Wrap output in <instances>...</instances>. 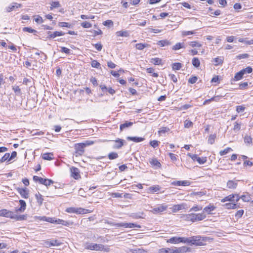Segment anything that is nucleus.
Here are the masks:
<instances>
[{
	"label": "nucleus",
	"mask_w": 253,
	"mask_h": 253,
	"mask_svg": "<svg viewBox=\"0 0 253 253\" xmlns=\"http://www.w3.org/2000/svg\"><path fill=\"white\" fill-rule=\"evenodd\" d=\"M53 156L52 153H44L42 155V158L45 160H51L53 159Z\"/></svg>",
	"instance_id": "f704fd0d"
},
{
	"label": "nucleus",
	"mask_w": 253,
	"mask_h": 253,
	"mask_svg": "<svg viewBox=\"0 0 253 253\" xmlns=\"http://www.w3.org/2000/svg\"><path fill=\"white\" fill-rule=\"evenodd\" d=\"M244 74L242 72V71L241 70L239 72H237L236 74H235L234 77L233 78V81H239L242 79L243 77Z\"/></svg>",
	"instance_id": "cd10ccee"
},
{
	"label": "nucleus",
	"mask_w": 253,
	"mask_h": 253,
	"mask_svg": "<svg viewBox=\"0 0 253 253\" xmlns=\"http://www.w3.org/2000/svg\"><path fill=\"white\" fill-rule=\"evenodd\" d=\"M150 163L157 168H160L161 166V163L156 159H152L150 161Z\"/></svg>",
	"instance_id": "4c0bfd02"
},
{
	"label": "nucleus",
	"mask_w": 253,
	"mask_h": 253,
	"mask_svg": "<svg viewBox=\"0 0 253 253\" xmlns=\"http://www.w3.org/2000/svg\"><path fill=\"white\" fill-rule=\"evenodd\" d=\"M207 157H198L197 159V161L199 164H204L207 162Z\"/></svg>",
	"instance_id": "e2e57ef3"
},
{
	"label": "nucleus",
	"mask_w": 253,
	"mask_h": 253,
	"mask_svg": "<svg viewBox=\"0 0 253 253\" xmlns=\"http://www.w3.org/2000/svg\"><path fill=\"white\" fill-rule=\"evenodd\" d=\"M232 151V148L230 147H227L223 150H221L219 152V154L220 156H223L227 153H228L230 151Z\"/></svg>",
	"instance_id": "5fc2aeb1"
},
{
	"label": "nucleus",
	"mask_w": 253,
	"mask_h": 253,
	"mask_svg": "<svg viewBox=\"0 0 253 253\" xmlns=\"http://www.w3.org/2000/svg\"><path fill=\"white\" fill-rule=\"evenodd\" d=\"M150 62L154 65H161L162 64V59L159 58H158V57L153 58L151 59Z\"/></svg>",
	"instance_id": "c756f323"
},
{
	"label": "nucleus",
	"mask_w": 253,
	"mask_h": 253,
	"mask_svg": "<svg viewBox=\"0 0 253 253\" xmlns=\"http://www.w3.org/2000/svg\"><path fill=\"white\" fill-rule=\"evenodd\" d=\"M169 128L168 127H162L159 130L158 132L160 133H165L169 131Z\"/></svg>",
	"instance_id": "338daca9"
},
{
	"label": "nucleus",
	"mask_w": 253,
	"mask_h": 253,
	"mask_svg": "<svg viewBox=\"0 0 253 253\" xmlns=\"http://www.w3.org/2000/svg\"><path fill=\"white\" fill-rule=\"evenodd\" d=\"M54 223H56L57 224H62V225H65V226L69 225V223L68 221H65L64 220L60 219H56V220L54 219Z\"/></svg>",
	"instance_id": "e433bc0d"
},
{
	"label": "nucleus",
	"mask_w": 253,
	"mask_h": 253,
	"mask_svg": "<svg viewBox=\"0 0 253 253\" xmlns=\"http://www.w3.org/2000/svg\"><path fill=\"white\" fill-rule=\"evenodd\" d=\"M192 126H193V123L191 121L186 120L184 122V127H185L189 128V127Z\"/></svg>",
	"instance_id": "774afa93"
},
{
	"label": "nucleus",
	"mask_w": 253,
	"mask_h": 253,
	"mask_svg": "<svg viewBox=\"0 0 253 253\" xmlns=\"http://www.w3.org/2000/svg\"><path fill=\"white\" fill-rule=\"evenodd\" d=\"M120 227H124L125 228H134V227L140 228V226L139 225H137L136 224L133 223L122 222V223H120Z\"/></svg>",
	"instance_id": "4468645a"
},
{
	"label": "nucleus",
	"mask_w": 253,
	"mask_h": 253,
	"mask_svg": "<svg viewBox=\"0 0 253 253\" xmlns=\"http://www.w3.org/2000/svg\"><path fill=\"white\" fill-rule=\"evenodd\" d=\"M148 73L152 74V76L154 77L157 78L158 77V74L157 73H154V69L153 68H148L146 69Z\"/></svg>",
	"instance_id": "8fccbe9b"
},
{
	"label": "nucleus",
	"mask_w": 253,
	"mask_h": 253,
	"mask_svg": "<svg viewBox=\"0 0 253 253\" xmlns=\"http://www.w3.org/2000/svg\"><path fill=\"white\" fill-rule=\"evenodd\" d=\"M21 6L22 5L21 4H19L16 2H13L11 5L6 7V11L8 12H9L13 10L14 9H15V8L20 7H21Z\"/></svg>",
	"instance_id": "6ab92c4d"
},
{
	"label": "nucleus",
	"mask_w": 253,
	"mask_h": 253,
	"mask_svg": "<svg viewBox=\"0 0 253 253\" xmlns=\"http://www.w3.org/2000/svg\"><path fill=\"white\" fill-rule=\"evenodd\" d=\"M244 74H245L246 73H251L253 71V69L251 67H248L245 69H243L241 70Z\"/></svg>",
	"instance_id": "680f3d73"
},
{
	"label": "nucleus",
	"mask_w": 253,
	"mask_h": 253,
	"mask_svg": "<svg viewBox=\"0 0 253 253\" xmlns=\"http://www.w3.org/2000/svg\"><path fill=\"white\" fill-rule=\"evenodd\" d=\"M11 161L10 157V154L9 153H6L3 157L1 158V162L3 163L4 162H9Z\"/></svg>",
	"instance_id": "7c9ffc66"
},
{
	"label": "nucleus",
	"mask_w": 253,
	"mask_h": 253,
	"mask_svg": "<svg viewBox=\"0 0 253 253\" xmlns=\"http://www.w3.org/2000/svg\"><path fill=\"white\" fill-rule=\"evenodd\" d=\"M227 201H229V202H231L232 203L233 202L234 203L235 199H234L233 194H231L227 196H226L224 198H223L221 200V202L222 203H224Z\"/></svg>",
	"instance_id": "b1692460"
},
{
	"label": "nucleus",
	"mask_w": 253,
	"mask_h": 253,
	"mask_svg": "<svg viewBox=\"0 0 253 253\" xmlns=\"http://www.w3.org/2000/svg\"><path fill=\"white\" fill-rule=\"evenodd\" d=\"M192 222L199 221L204 220L206 218L205 213L202 212L199 213H192Z\"/></svg>",
	"instance_id": "39448f33"
},
{
	"label": "nucleus",
	"mask_w": 253,
	"mask_h": 253,
	"mask_svg": "<svg viewBox=\"0 0 253 253\" xmlns=\"http://www.w3.org/2000/svg\"><path fill=\"white\" fill-rule=\"evenodd\" d=\"M158 253H175V249L162 248L159 250Z\"/></svg>",
	"instance_id": "4be33fe9"
},
{
	"label": "nucleus",
	"mask_w": 253,
	"mask_h": 253,
	"mask_svg": "<svg viewBox=\"0 0 253 253\" xmlns=\"http://www.w3.org/2000/svg\"><path fill=\"white\" fill-rule=\"evenodd\" d=\"M238 41L240 42H244L247 44H253V40H247L246 38H239Z\"/></svg>",
	"instance_id": "72a5a7b5"
},
{
	"label": "nucleus",
	"mask_w": 253,
	"mask_h": 253,
	"mask_svg": "<svg viewBox=\"0 0 253 253\" xmlns=\"http://www.w3.org/2000/svg\"><path fill=\"white\" fill-rule=\"evenodd\" d=\"M71 172L72 176L75 179H79L81 178L79 169L75 167L71 168Z\"/></svg>",
	"instance_id": "1a4fd4ad"
},
{
	"label": "nucleus",
	"mask_w": 253,
	"mask_h": 253,
	"mask_svg": "<svg viewBox=\"0 0 253 253\" xmlns=\"http://www.w3.org/2000/svg\"><path fill=\"white\" fill-rule=\"evenodd\" d=\"M17 192L20 194L21 197L24 199H27L29 197V190L27 188H17Z\"/></svg>",
	"instance_id": "6e6552de"
},
{
	"label": "nucleus",
	"mask_w": 253,
	"mask_h": 253,
	"mask_svg": "<svg viewBox=\"0 0 253 253\" xmlns=\"http://www.w3.org/2000/svg\"><path fill=\"white\" fill-rule=\"evenodd\" d=\"M222 206L226 209H235L239 208V206L235 203H226L222 205Z\"/></svg>",
	"instance_id": "f3484780"
},
{
	"label": "nucleus",
	"mask_w": 253,
	"mask_h": 253,
	"mask_svg": "<svg viewBox=\"0 0 253 253\" xmlns=\"http://www.w3.org/2000/svg\"><path fill=\"white\" fill-rule=\"evenodd\" d=\"M175 253H187L190 251V248L183 246L179 248L174 247Z\"/></svg>",
	"instance_id": "2eb2a0df"
},
{
	"label": "nucleus",
	"mask_w": 253,
	"mask_h": 253,
	"mask_svg": "<svg viewBox=\"0 0 253 253\" xmlns=\"http://www.w3.org/2000/svg\"><path fill=\"white\" fill-rule=\"evenodd\" d=\"M50 4V10H52L53 8H58L61 6V4L59 1H52Z\"/></svg>",
	"instance_id": "a19ab883"
},
{
	"label": "nucleus",
	"mask_w": 253,
	"mask_h": 253,
	"mask_svg": "<svg viewBox=\"0 0 253 253\" xmlns=\"http://www.w3.org/2000/svg\"><path fill=\"white\" fill-rule=\"evenodd\" d=\"M168 208V206L166 205H161L158 207H155L153 208L151 211L153 212L154 214H157L158 213H161L165 211H166Z\"/></svg>",
	"instance_id": "423d86ee"
},
{
	"label": "nucleus",
	"mask_w": 253,
	"mask_h": 253,
	"mask_svg": "<svg viewBox=\"0 0 253 253\" xmlns=\"http://www.w3.org/2000/svg\"><path fill=\"white\" fill-rule=\"evenodd\" d=\"M58 26L60 27H66L68 28H71L73 27L72 24L65 22H59Z\"/></svg>",
	"instance_id": "c9c22d12"
},
{
	"label": "nucleus",
	"mask_w": 253,
	"mask_h": 253,
	"mask_svg": "<svg viewBox=\"0 0 253 253\" xmlns=\"http://www.w3.org/2000/svg\"><path fill=\"white\" fill-rule=\"evenodd\" d=\"M192 245L201 246L205 245V242H209L212 238L210 237L194 236H192Z\"/></svg>",
	"instance_id": "f257e3e1"
},
{
	"label": "nucleus",
	"mask_w": 253,
	"mask_h": 253,
	"mask_svg": "<svg viewBox=\"0 0 253 253\" xmlns=\"http://www.w3.org/2000/svg\"><path fill=\"white\" fill-rule=\"evenodd\" d=\"M182 241L181 243H186L190 245H192V237L189 238L182 237Z\"/></svg>",
	"instance_id": "c03bdc74"
},
{
	"label": "nucleus",
	"mask_w": 253,
	"mask_h": 253,
	"mask_svg": "<svg viewBox=\"0 0 253 253\" xmlns=\"http://www.w3.org/2000/svg\"><path fill=\"white\" fill-rule=\"evenodd\" d=\"M237 182L233 180H229L227 182V187L229 189H236L237 186Z\"/></svg>",
	"instance_id": "393cba45"
},
{
	"label": "nucleus",
	"mask_w": 253,
	"mask_h": 253,
	"mask_svg": "<svg viewBox=\"0 0 253 253\" xmlns=\"http://www.w3.org/2000/svg\"><path fill=\"white\" fill-rule=\"evenodd\" d=\"M54 181L49 179L41 178L40 183L43 184L46 186H49L51 184H53Z\"/></svg>",
	"instance_id": "aec40b11"
},
{
	"label": "nucleus",
	"mask_w": 253,
	"mask_h": 253,
	"mask_svg": "<svg viewBox=\"0 0 253 253\" xmlns=\"http://www.w3.org/2000/svg\"><path fill=\"white\" fill-rule=\"evenodd\" d=\"M149 190L152 193H155L160 190V187L158 185L153 186L149 188Z\"/></svg>",
	"instance_id": "052dcab7"
},
{
	"label": "nucleus",
	"mask_w": 253,
	"mask_h": 253,
	"mask_svg": "<svg viewBox=\"0 0 253 253\" xmlns=\"http://www.w3.org/2000/svg\"><path fill=\"white\" fill-rule=\"evenodd\" d=\"M216 207L213 204H210L208 206L204 208L203 212L204 213H206L208 214H212L213 213L212 211H214Z\"/></svg>",
	"instance_id": "0eeeda50"
},
{
	"label": "nucleus",
	"mask_w": 253,
	"mask_h": 253,
	"mask_svg": "<svg viewBox=\"0 0 253 253\" xmlns=\"http://www.w3.org/2000/svg\"><path fill=\"white\" fill-rule=\"evenodd\" d=\"M126 139L128 140H131L134 142H140L144 140V138L137 136H128Z\"/></svg>",
	"instance_id": "5701e85b"
},
{
	"label": "nucleus",
	"mask_w": 253,
	"mask_h": 253,
	"mask_svg": "<svg viewBox=\"0 0 253 253\" xmlns=\"http://www.w3.org/2000/svg\"><path fill=\"white\" fill-rule=\"evenodd\" d=\"M85 248L90 250L102 251L104 250V246L102 244L90 243L86 245Z\"/></svg>",
	"instance_id": "f03ea898"
},
{
	"label": "nucleus",
	"mask_w": 253,
	"mask_h": 253,
	"mask_svg": "<svg viewBox=\"0 0 253 253\" xmlns=\"http://www.w3.org/2000/svg\"><path fill=\"white\" fill-rule=\"evenodd\" d=\"M23 31L30 33H33L35 35H36L38 33L36 30L31 28V27H24L23 28Z\"/></svg>",
	"instance_id": "ea45409f"
},
{
	"label": "nucleus",
	"mask_w": 253,
	"mask_h": 253,
	"mask_svg": "<svg viewBox=\"0 0 253 253\" xmlns=\"http://www.w3.org/2000/svg\"><path fill=\"white\" fill-rule=\"evenodd\" d=\"M12 89L17 95H20L21 94V89L17 85L12 86Z\"/></svg>",
	"instance_id": "13d9d810"
},
{
	"label": "nucleus",
	"mask_w": 253,
	"mask_h": 253,
	"mask_svg": "<svg viewBox=\"0 0 253 253\" xmlns=\"http://www.w3.org/2000/svg\"><path fill=\"white\" fill-rule=\"evenodd\" d=\"M241 123H239L238 122H235L233 128V130L235 132L238 131L241 129Z\"/></svg>",
	"instance_id": "3c124183"
},
{
	"label": "nucleus",
	"mask_w": 253,
	"mask_h": 253,
	"mask_svg": "<svg viewBox=\"0 0 253 253\" xmlns=\"http://www.w3.org/2000/svg\"><path fill=\"white\" fill-rule=\"evenodd\" d=\"M115 142V144L113 145V147L114 149H120L124 145V143L125 142V140L123 139H121L120 138H118L116 140L114 141Z\"/></svg>",
	"instance_id": "f8f14e48"
},
{
	"label": "nucleus",
	"mask_w": 253,
	"mask_h": 253,
	"mask_svg": "<svg viewBox=\"0 0 253 253\" xmlns=\"http://www.w3.org/2000/svg\"><path fill=\"white\" fill-rule=\"evenodd\" d=\"M148 45H149L148 44H146V43H140L136 44L135 47H136V49H137L138 50H142L145 47H148Z\"/></svg>",
	"instance_id": "a18cd8bd"
},
{
	"label": "nucleus",
	"mask_w": 253,
	"mask_h": 253,
	"mask_svg": "<svg viewBox=\"0 0 253 253\" xmlns=\"http://www.w3.org/2000/svg\"><path fill=\"white\" fill-rule=\"evenodd\" d=\"M157 44L161 47H163L165 46L170 45L171 42L167 40H161L158 42Z\"/></svg>",
	"instance_id": "bb28decb"
},
{
	"label": "nucleus",
	"mask_w": 253,
	"mask_h": 253,
	"mask_svg": "<svg viewBox=\"0 0 253 253\" xmlns=\"http://www.w3.org/2000/svg\"><path fill=\"white\" fill-rule=\"evenodd\" d=\"M61 244L57 240L52 239L49 242L50 246H58Z\"/></svg>",
	"instance_id": "603ef678"
},
{
	"label": "nucleus",
	"mask_w": 253,
	"mask_h": 253,
	"mask_svg": "<svg viewBox=\"0 0 253 253\" xmlns=\"http://www.w3.org/2000/svg\"><path fill=\"white\" fill-rule=\"evenodd\" d=\"M14 217H14V219H15L16 220H17V221H22V220H26L27 219V214H26V215H24V214L23 215H17L15 213Z\"/></svg>",
	"instance_id": "2f4dec72"
},
{
	"label": "nucleus",
	"mask_w": 253,
	"mask_h": 253,
	"mask_svg": "<svg viewBox=\"0 0 253 253\" xmlns=\"http://www.w3.org/2000/svg\"><path fill=\"white\" fill-rule=\"evenodd\" d=\"M184 204H177L173 205L170 209H171V211L173 212H176L177 211H179L183 209H184Z\"/></svg>",
	"instance_id": "a211bd4d"
},
{
	"label": "nucleus",
	"mask_w": 253,
	"mask_h": 253,
	"mask_svg": "<svg viewBox=\"0 0 253 253\" xmlns=\"http://www.w3.org/2000/svg\"><path fill=\"white\" fill-rule=\"evenodd\" d=\"M223 61V59L221 57H217L213 59V62L215 66L222 64Z\"/></svg>",
	"instance_id": "09e8293b"
},
{
	"label": "nucleus",
	"mask_w": 253,
	"mask_h": 253,
	"mask_svg": "<svg viewBox=\"0 0 253 253\" xmlns=\"http://www.w3.org/2000/svg\"><path fill=\"white\" fill-rule=\"evenodd\" d=\"M81 25L84 28H89L92 26L91 24L86 21L81 23Z\"/></svg>",
	"instance_id": "0e129e2a"
},
{
	"label": "nucleus",
	"mask_w": 253,
	"mask_h": 253,
	"mask_svg": "<svg viewBox=\"0 0 253 253\" xmlns=\"http://www.w3.org/2000/svg\"><path fill=\"white\" fill-rule=\"evenodd\" d=\"M216 137V134H211L208 138V142L210 144H213L215 141V138Z\"/></svg>",
	"instance_id": "49530a36"
},
{
	"label": "nucleus",
	"mask_w": 253,
	"mask_h": 253,
	"mask_svg": "<svg viewBox=\"0 0 253 253\" xmlns=\"http://www.w3.org/2000/svg\"><path fill=\"white\" fill-rule=\"evenodd\" d=\"M15 212L8 211L6 209H2L0 210V216L7 218H10L11 219L14 218V215Z\"/></svg>",
	"instance_id": "20e7f679"
},
{
	"label": "nucleus",
	"mask_w": 253,
	"mask_h": 253,
	"mask_svg": "<svg viewBox=\"0 0 253 253\" xmlns=\"http://www.w3.org/2000/svg\"><path fill=\"white\" fill-rule=\"evenodd\" d=\"M20 207L19 208H16L15 209V212H23L25 211L26 208V203L25 201L23 200H20L19 201Z\"/></svg>",
	"instance_id": "9d476101"
},
{
	"label": "nucleus",
	"mask_w": 253,
	"mask_h": 253,
	"mask_svg": "<svg viewBox=\"0 0 253 253\" xmlns=\"http://www.w3.org/2000/svg\"><path fill=\"white\" fill-rule=\"evenodd\" d=\"M189 46L191 47H200L202 46V44L198 41H193L188 42Z\"/></svg>",
	"instance_id": "37998d69"
},
{
	"label": "nucleus",
	"mask_w": 253,
	"mask_h": 253,
	"mask_svg": "<svg viewBox=\"0 0 253 253\" xmlns=\"http://www.w3.org/2000/svg\"><path fill=\"white\" fill-rule=\"evenodd\" d=\"M192 64L195 67L198 68L200 66V61L198 58L194 57L192 60Z\"/></svg>",
	"instance_id": "58836bf2"
},
{
	"label": "nucleus",
	"mask_w": 253,
	"mask_h": 253,
	"mask_svg": "<svg viewBox=\"0 0 253 253\" xmlns=\"http://www.w3.org/2000/svg\"><path fill=\"white\" fill-rule=\"evenodd\" d=\"M206 193L203 191H199V192H193L191 195L193 196H198L201 197L203 195H205Z\"/></svg>",
	"instance_id": "4d7b16f0"
},
{
	"label": "nucleus",
	"mask_w": 253,
	"mask_h": 253,
	"mask_svg": "<svg viewBox=\"0 0 253 253\" xmlns=\"http://www.w3.org/2000/svg\"><path fill=\"white\" fill-rule=\"evenodd\" d=\"M133 124V122L125 121L124 123L122 124L120 126V129L121 131L123 130L125 128L130 127Z\"/></svg>",
	"instance_id": "412c9836"
},
{
	"label": "nucleus",
	"mask_w": 253,
	"mask_h": 253,
	"mask_svg": "<svg viewBox=\"0 0 253 253\" xmlns=\"http://www.w3.org/2000/svg\"><path fill=\"white\" fill-rule=\"evenodd\" d=\"M91 66L93 68L97 69L100 68V64L96 60H92L91 61Z\"/></svg>",
	"instance_id": "864d4df0"
},
{
	"label": "nucleus",
	"mask_w": 253,
	"mask_h": 253,
	"mask_svg": "<svg viewBox=\"0 0 253 253\" xmlns=\"http://www.w3.org/2000/svg\"><path fill=\"white\" fill-rule=\"evenodd\" d=\"M100 87L101 88L102 91L103 92H105V91H107L109 93H110L111 95H113L115 93L116 91L113 89L112 87H107L105 85L101 84L100 85Z\"/></svg>",
	"instance_id": "ddd939ff"
},
{
	"label": "nucleus",
	"mask_w": 253,
	"mask_h": 253,
	"mask_svg": "<svg viewBox=\"0 0 253 253\" xmlns=\"http://www.w3.org/2000/svg\"><path fill=\"white\" fill-rule=\"evenodd\" d=\"M249 57V55L247 53H244V54H239V55H238L237 56H236V58L238 59H245V58H247Z\"/></svg>",
	"instance_id": "69168bd1"
},
{
	"label": "nucleus",
	"mask_w": 253,
	"mask_h": 253,
	"mask_svg": "<svg viewBox=\"0 0 253 253\" xmlns=\"http://www.w3.org/2000/svg\"><path fill=\"white\" fill-rule=\"evenodd\" d=\"M118 157V155L116 152H111L109 154L108 158L110 160H114Z\"/></svg>",
	"instance_id": "bf43d9fd"
},
{
	"label": "nucleus",
	"mask_w": 253,
	"mask_h": 253,
	"mask_svg": "<svg viewBox=\"0 0 253 253\" xmlns=\"http://www.w3.org/2000/svg\"><path fill=\"white\" fill-rule=\"evenodd\" d=\"M182 241V237H172L167 240V243L171 244H178Z\"/></svg>",
	"instance_id": "dca6fc26"
},
{
	"label": "nucleus",
	"mask_w": 253,
	"mask_h": 253,
	"mask_svg": "<svg viewBox=\"0 0 253 253\" xmlns=\"http://www.w3.org/2000/svg\"><path fill=\"white\" fill-rule=\"evenodd\" d=\"M203 209V207L201 206L196 205L193 206L192 208H191L190 209V211H197L202 210Z\"/></svg>",
	"instance_id": "6e6d98bb"
},
{
	"label": "nucleus",
	"mask_w": 253,
	"mask_h": 253,
	"mask_svg": "<svg viewBox=\"0 0 253 253\" xmlns=\"http://www.w3.org/2000/svg\"><path fill=\"white\" fill-rule=\"evenodd\" d=\"M88 210L82 208H76V213L77 214H85L88 211Z\"/></svg>",
	"instance_id": "79ce46f5"
},
{
	"label": "nucleus",
	"mask_w": 253,
	"mask_h": 253,
	"mask_svg": "<svg viewBox=\"0 0 253 253\" xmlns=\"http://www.w3.org/2000/svg\"><path fill=\"white\" fill-rule=\"evenodd\" d=\"M185 48L184 42H177L172 47L173 50H177L180 48Z\"/></svg>",
	"instance_id": "a878e982"
},
{
	"label": "nucleus",
	"mask_w": 253,
	"mask_h": 253,
	"mask_svg": "<svg viewBox=\"0 0 253 253\" xmlns=\"http://www.w3.org/2000/svg\"><path fill=\"white\" fill-rule=\"evenodd\" d=\"M182 67V64L180 63H174L172 64V68L173 70H179Z\"/></svg>",
	"instance_id": "de8ad7c7"
},
{
	"label": "nucleus",
	"mask_w": 253,
	"mask_h": 253,
	"mask_svg": "<svg viewBox=\"0 0 253 253\" xmlns=\"http://www.w3.org/2000/svg\"><path fill=\"white\" fill-rule=\"evenodd\" d=\"M35 197L37 200V201L38 203L39 204V206H41L43 203V199L42 198V196L38 192V194H36L35 195Z\"/></svg>",
	"instance_id": "c85d7f7f"
},
{
	"label": "nucleus",
	"mask_w": 253,
	"mask_h": 253,
	"mask_svg": "<svg viewBox=\"0 0 253 253\" xmlns=\"http://www.w3.org/2000/svg\"><path fill=\"white\" fill-rule=\"evenodd\" d=\"M84 147L85 145L83 143L76 144L75 145L76 156H82L84 152Z\"/></svg>",
	"instance_id": "7ed1b4c3"
},
{
	"label": "nucleus",
	"mask_w": 253,
	"mask_h": 253,
	"mask_svg": "<svg viewBox=\"0 0 253 253\" xmlns=\"http://www.w3.org/2000/svg\"><path fill=\"white\" fill-rule=\"evenodd\" d=\"M244 142L249 146L252 145L253 143L252 138L250 136L246 135L244 137Z\"/></svg>",
	"instance_id": "473e14b6"
},
{
	"label": "nucleus",
	"mask_w": 253,
	"mask_h": 253,
	"mask_svg": "<svg viewBox=\"0 0 253 253\" xmlns=\"http://www.w3.org/2000/svg\"><path fill=\"white\" fill-rule=\"evenodd\" d=\"M190 183H191L188 180H183V181L176 180V181H173L171 183L172 185H174V186H189V185H190Z\"/></svg>",
	"instance_id": "9b49d317"
}]
</instances>
